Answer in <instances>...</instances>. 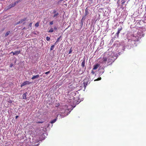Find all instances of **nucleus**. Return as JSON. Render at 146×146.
I'll return each mask as SVG.
<instances>
[{"label": "nucleus", "instance_id": "35", "mask_svg": "<svg viewBox=\"0 0 146 146\" xmlns=\"http://www.w3.org/2000/svg\"><path fill=\"white\" fill-rule=\"evenodd\" d=\"M92 73L94 74L95 73L93 70H92Z\"/></svg>", "mask_w": 146, "mask_h": 146}, {"label": "nucleus", "instance_id": "9", "mask_svg": "<svg viewBox=\"0 0 146 146\" xmlns=\"http://www.w3.org/2000/svg\"><path fill=\"white\" fill-rule=\"evenodd\" d=\"M99 64H97L96 65H94V68H93V70H96L97 69L98 67L99 66Z\"/></svg>", "mask_w": 146, "mask_h": 146}, {"label": "nucleus", "instance_id": "22", "mask_svg": "<svg viewBox=\"0 0 146 146\" xmlns=\"http://www.w3.org/2000/svg\"><path fill=\"white\" fill-rule=\"evenodd\" d=\"M101 79V77L99 78H98L97 79H96L94 80L95 81H98L100 80Z\"/></svg>", "mask_w": 146, "mask_h": 146}, {"label": "nucleus", "instance_id": "37", "mask_svg": "<svg viewBox=\"0 0 146 146\" xmlns=\"http://www.w3.org/2000/svg\"><path fill=\"white\" fill-rule=\"evenodd\" d=\"M18 115H16V116H15V118L16 119H17L18 118Z\"/></svg>", "mask_w": 146, "mask_h": 146}, {"label": "nucleus", "instance_id": "3", "mask_svg": "<svg viewBox=\"0 0 146 146\" xmlns=\"http://www.w3.org/2000/svg\"><path fill=\"white\" fill-rule=\"evenodd\" d=\"M98 0H88V3L90 4H96L98 3Z\"/></svg>", "mask_w": 146, "mask_h": 146}, {"label": "nucleus", "instance_id": "7", "mask_svg": "<svg viewBox=\"0 0 146 146\" xmlns=\"http://www.w3.org/2000/svg\"><path fill=\"white\" fill-rule=\"evenodd\" d=\"M15 5H16L15 4V3H12L11 4L8 6V9H10L12 7H14Z\"/></svg>", "mask_w": 146, "mask_h": 146}, {"label": "nucleus", "instance_id": "2", "mask_svg": "<svg viewBox=\"0 0 146 146\" xmlns=\"http://www.w3.org/2000/svg\"><path fill=\"white\" fill-rule=\"evenodd\" d=\"M131 40V44L132 45H133L134 44H135L136 43V42L138 40V36H133Z\"/></svg>", "mask_w": 146, "mask_h": 146}, {"label": "nucleus", "instance_id": "18", "mask_svg": "<svg viewBox=\"0 0 146 146\" xmlns=\"http://www.w3.org/2000/svg\"><path fill=\"white\" fill-rule=\"evenodd\" d=\"M100 70H102V71L100 73L102 74H103L104 73V69L103 68H102L101 69H100Z\"/></svg>", "mask_w": 146, "mask_h": 146}, {"label": "nucleus", "instance_id": "29", "mask_svg": "<svg viewBox=\"0 0 146 146\" xmlns=\"http://www.w3.org/2000/svg\"><path fill=\"white\" fill-rule=\"evenodd\" d=\"M50 73V71H48L45 72V74H49Z\"/></svg>", "mask_w": 146, "mask_h": 146}, {"label": "nucleus", "instance_id": "11", "mask_svg": "<svg viewBox=\"0 0 146 146\" xmlns=\"http://www.w3.org/2000/svg\"><path fill=\"white\" fill-rule=\"evenodd\" d=\"M85 60H84L81 63V66H82V67H84L85 66Z\"/></svg>", "mask_w": 146, "mask_h": 146}, {"label": "nucleus", "instance_id": "39", "mask_svg": "<svg viewBox=\"0 0 146 146\" xmlns=\"http://www.w3.org/2000/svg\"><path fill=\"white\" fill-rule=\"evenodd\" d=\"M12 66V65H11L10 66V67H11Z\"/></svg>", "mask_w": 146, "mask_h": 146}, {"label": "nucleus", "instance_id": "31", "mask_svg": "<svg viewBox=\"0 0 146 146\" xmlns=\"http://www.w3.org/2000/svg\"><path fill=\"white\" fill-rule=\"evenodd\" d=\"M21 23V22H20V21H19L18 22H17V23H16V25H18L20 23Z\"/></svg>", "mask_w": 146, "mask_h": 146}, {"label": "nucleus", "instance_id": "28", "mask_svg": "<svg viewBox=\"0 0 146 146\" xmlns=\"http://www.w3.org/2000/svg\"><path fill=\"white\" fill-rule=\"evenodd\" d=\"M54 47V45H52L51 46V48H50V50H53Z\"/></svg>", "mask_w": 146, "mask_h": 146}, {"label": "nucleus", "instance_id": "26", "mask_svg": "<svg viewBox=\"0 0 146 146\" xmlns=\"http://www.w3.org/2000/svg\"><path fill=\"white\" fill-rule=\"evenodd\" d=\"M53 23H54V21H52L50 22V25H52L53 24Z\"/></svg>", "mask_w": 146, "mask_h": 146}, {"label": "nucleus", "instance_id": "1", "mask_svg": "<svg viewBox=\"0 0 146 146\" xmlns=\"http://www.w3.org/2000/svg\"><path fill=\"white\" fill-rule=\"evenodd\" d=\"M107 61H108V63L112 62V61H111L109 59V57L108 56H106L104 55L102 59L101 62L102 63H106V62Z\"/></svg>", "mask_w": 146, "mask_h": 146}, {"label": "nucleus", "instance_id": "20", "mask_svg": "<svg viewBox=\"0 0 146 146\" xmlns=\"http://www.w3.org/2000/svg\"><path fill=\"white\" fill-rule=\"evenodd\" d=\"M61 37V36H60V37H59L57 39V40H56V42H55V43L56 44V43L58 42V41L59 40V39Z\"/></svg>", "mask_w": 146, "mask_h": 146}, {"label": "nucleus", "instance_id": "24", "mask_svg": "<svg viewBox=\"0 0 146 146\" xmlns=\"http://www.w3.org/2000/svg\"><path fill=\"white\" fill-rule=\"evenodd\" d=\"M74 103H77V104H78L80 102V101H77L76 102V100H75L74 101Z\"/></svg>", "mask_w": 146, "mask_h": 146}, {"label": "nucleus", "instance_id": "40", "mask_svg": "<svg viewBox=\"0 0 146 146\" xmlns=\"http://www.w3.org/2000/svg\"><path fill=\"white\" fill-rule=\"evenodd\" d=\"M10 102V103H11V101H10V102Z\"/></svg>", "mask_w": 146, "mask_h": 146}, {"label": "nucleus", "instance_id": "4", "mask_svg": "<svg viewBox=\"0 0 146 146\" xmlns=\"http://www.w3.org/2000/svg\"><path fill=\"white\" fill-rule=\"evenodd\" d=\"M32 83V82H30L28 81H26L24 82L21 85V87H22L23 86H25L26 85H29L30 84Z\"/></svg>", "mask_w": 146, "mask_h": 146}, {"label": "nucleus", "instance_id": "34", "mask_svg": "<svg viewBox=\"0 0 146 146\" xmlns=\"http://www.w3.org/2000/svg\"><path fill=\"white\" fill-rule=\"evenodd\" d=\"M56 10H54V11H53V13H54L55 14V13H56Z\"/></svg>", "mask_w": 146, "mask_h": 146}, {"label": "nucleus", "instance_id": "32", "mask_svg": "<svg viewBox=\"0 0 146 146\" xmlns=\"http://www.w3.org/2000/svg\"><path fill=\"white\" fill-rule=\"evenodd\" d=\"M54 29L55 30H56L57 29V28L56 26L54 27Z\"/></svg>", "mask_w": 146, "mask_h": 146}, {"label": "nucleus", "instance_id": "8", "mask_svg": "<svg viewBox=\"0 0 146 146\" xmlns=\"http://www.w3.org/2000/svg\"><path fill=\"white\" fill-rule=\"evenodd\" d=\"M27 92L23 94L22 95L23 98V99L26 100L27 99Z\"/></svg>", "mask_w": 146, "mask_h": 146}, {"label": "nucleus", "instance_id": "33", "mask_svg": "<svg viewBox=\"0 0 146 146\" xmlns=\"http://www.w3.org/2000/svg\"><path fill=\"white\" fill-rule=\"evenodd\" d=\"M32 23H30L29 25V26L30 27H31L32 26Z\"/></svg>", "mask_w": 146, "mask_h": 146}, {"label": "nucleus", "instance_id": "30", "mask_svg": "<svg viewBox=\"0 0 146 146\" xmlns=\"http://www.w3.org/2000/svg\"><path fill=\"white\" fill-rule=\"evenodd\" d=\"M19 2V1H16V2H14L15 3V4L16 5V4L17 3H18Z\"/></svg>", "mask_w": 146, "mask_h": 146}, {"label": "nucleus", "instance_id": "16", "mask_svg": "<svg viewBox=\"0 0 146 146\" xmlns=\"http://www.w3.org/2000/svg\"><path fill=\"white\" fill-rule=\"evenodd\" d=\"M54 31L53 29V28H51L49 30V31H48V32L49 33H52Z\"/></svg>", "mask_w": 146, "mask_h": 146}, {"label": "nucleus", "instance_id": "19", "mask_svg": "<svg viewBox=\"0 0 146 146\" xmlns=\"http://www.w3.org/2000/svg\"><path fill=\"white\" fill-rule=\"evenodd\" d=\"M72 48L71 47L70 48V50H69V52L68 54H71L72 53Z\"/></svg>", "mask_w": 146, "mask_h": 146}, {"label": "nucleus", "instance_id": "5", "mask_svg": "<svg viewBox=\"0 0 146 146\" xmlns=\"http://www.w3.org/2000/svg\"><path fill=\"white\" fill-rule=\"evenodd\" d=\"M89 14L88 9V7L86 8L85 9V13L84 15H83L82 17L83 18H85L87 15H88Z\"/></svg>", "mask_w": 146, "mask_h": 146}, {"label": "nucleus", "instance_id": "36", "mask_svg": "<svg viewBox=\"0 0 146 146\" xmlns=\"http://www.w3.org/2000/svg\"><path fill=\"white\" fill-rule=\"evenodd\" d=\"M43 123V122L42 121H38L37 122L38 123Z\"/></svg>", "mask_w": 146, "mask_h": 146}, {"label": "nucleus", "instance_id": "25", "mask_svg": "<svg viewBox=\"0 0 146 146\" xmlns=\"http://www.w3.org/2000/svg\"><path fill=\"white\" fill-rule=\"evenodd\" d=\"M50 39V38L48 36H47L46 38V40L47 41H49Z\"/></svg>", "mask_w": 146, "mask_h": 146}, {"label": "nucleus", "instance_id": "6", "mask_svg": "<svg viewBox=\"0 0 146 146\" xmlns=\"http://www.w3.org/2000/svg\"><path fill=\"white\" fill-rule=\"evenodd\" d=\"M21 52L20 50L19 51H16L15 52H13L12 51L11 52V53H13V55H18Z\"/></svg>", "mask_w": 146, "mask_h": 146}, {"label": "nucleus", "instance_id": "15", "mask_svg": "<svg viewBox=\"0 0 146 146\" xmlns=\"http://www.w3.org/2000/svg\"><path fill=\"white\" fill-rule=\"evenodd\" d=\"M27 19V18H25L21 20H20V22H21V23H22L23 21H26V20Z\"/></svg>", "mask_w": 146, "mask_h": 146}, {"label": "nucleus", "instance_id": "27", "mask_svg": "<svg viewBox=\"0 0 146 146\" xmlns=\"http://www.w3.org/2000/svg\"><path fill=\"white\" fill-rule=\"evenodd\" d=\"M122 27H121L120 28H118V31H121L122 30Z\"/></svg>", "mask_w": 146, "mask_h": 146}, {"label": "nucleus", "instance_id": "21", "mask_svg": "<svg viewBox=\"0 0 146 146\" xmlns=\"http://www.w3.org/2000/svg\"><path fill=\"white\" fill-rule=\"evenodd\" d=\"M125 1H126L125 0H122L121 1L122 4L123 5L125 3Z\"/></svg>", "mask_w": 146, "mask_h": 146}, {"label": "nucleus", "instance_id": "14", "mask_svg": "<svg viewBox=\"0 0 146 146\" xmlns=\"http://www.w3.org/2000/svg\"><path fill=\"white\" fill-rule=\"evenodd\" d=\"M11 33V32L10 31H9L7 32L5 34V36L6 37L8 35Z\"/></svg>", "mask_w": 146, "mask_h": 146}, {"label": "nucleus", "instance_id": "17", "mask_svg": "<svg viewBox=\"0 0 146 146\" xmlns=\"http://www.w3.org/2000/svg\"><path fill=\"white\" fill-rule=\"evenodd\" d=\"M59 14L58 12L57 13H56L54 14V15L53 16V17L55 18Z\"/></svg>", "mask_w": 146, "mask_h": 146}, {"label": "nucleus", "instance_id": "10", "mask_svg": "<svg viewBox=\"0 0 146 146\" xmlns=\"http://www.w3.org/2000/svg\"><path fill=\"white\" fill-rule=\"evenodd\" d=\"M39 77V75L38 74L36 76H33L31 78L32 80H34L36 78H38Z\"/></svg>", "mask_w": 146, "mask_h": 146}, {"label": "nucleus", "instance_id": "23", "mask_svg": "<svg viewBox=\"0 0 146 146\" xmlns=\"http://www.w3.org/2000/svg\"><path fill=\"white\" fill-rule=\"evenodd\" d=\"M38 26H39V24H38V23H37L35 24V26L36 27H38Z\"/></svg>", "mask_w": 146, "mask_h": 146}, {"label": "nucleus", "instance_id": "12", "mask_svg": "<svg viewBox=\"0 0 146 146\" xmlns=\"http://www.w3.org/2000/svg\"><path fill=\"white\" fill-rule=\"evenodd\" d=\"M57 117H56L55 119H54L52 120L50 122V123H55L56 121L57 120Z\"/></svg>", "mask_w": 146, "mask_h": 146}, {"label": "nucleus", "instance_id": "13", "mask_svg": "<svg viewBox=\"0 0 146 146\" xmlns=\"http://www.w3.org/2000/svg\"><path fill=\"white\" fill-rule=\"evenodd\" d=\"M120 32V31H118L115 34V37H116L117 38L118 37L119 34V33Z\"/></svg>", "mask_w": 146, "mask_h": 146}, {"label": "nucleus", "instance_id": "38", "mask_svg": "<svg viewBox=\"0 0 146 146\" xmlns=\"http://www.w3.org/2000/svg\"><path fill=\"white\" fill-rule=\"evenodd\" d=\"M22 0H19V2H21Z\"/></svg>", "mask_w": 146, "mask_h": 146}, {"label": "nucleus", "instance_id": "41", "mask_svg": "<svg viewBox=\"0 0 146 146\" xmlns=\"http://www.w3.org/2000/svg\"><path fill=\"white\" fill-rule=\"evenodd\" d=\"M10 102V103H11V101H10V102Z\"/></svg>", "mask_w": 146, "mask_h": 146}]
</instances>
